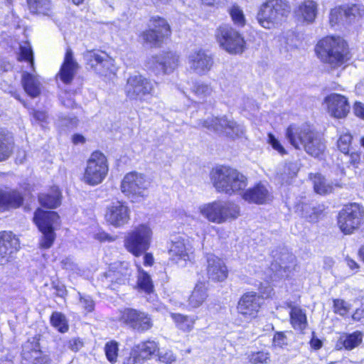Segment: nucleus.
Returning <instances> with one entry per match:
<instances>
[{
  "label": "nucleus",
  "mask_w": 364,
  "mask_h": 364,
  "mask_svg": "<svg viewBox=\"0 0 364 364\" xmlns=\"http://www.w3.org/2000/svg\"><path fill=\"white\" fill-rule=\"evenodd\" d=\"M273 291V289L270 286H266V287H261L260 288V293L262 294V298L264 299V298H268L271 296L272 293Z\"/></svg>",
  "instance_id": "obj_64"
},
{
  "label": "nucleus",
  "mask_w": 364,
  "mask_h": 364,
  "mask_svg": "<svg viewBox=\"0 0 364 364\" xmlns=\"http://www.w3.org/2000/svg\"><path fill=\"white\" fill-rule=\"evenodd\" d=\"M80 304L87 312H92L95 308V302L89 295L82 294L78 292Z\"/></svg>",
  "instance_id": "obj_55"
},
{
  "label": "nucleus",
  "mask_w": 364,
  "mask_h": 364,
  "mask_svg": "<svg viewBox=\"0 0 364 364\" xmlns=\"http://www.w3.org/2000/svg\"><path fill=\"white\" fill-rule=\"evenodd\" d=\"M290 319L293 327L297 330H304L306 327V316L299 307L294 306L290 311Z\"/></svg>",
  "instance_id": "obj_41"
},
{
  "label": "nucleus",
  "mask_w": 364,
  "mask_h": 364,
  "mask_svg": "<svg viewBox=\"0 0 364 364\" xmlns=\"http://www.w3.org/2000/svg\"><path fill=\"white\" fill-rule=\"evenodd\" d=\"M21 82L25 92L31 97L40 95L41 82L38 76L24 72L22 74Z\"/></svg>",
  "instance_id": "obj_30"
},
{
  "label": "nucleus",
  "mask_w": 364,
  "mask_h": 364,
  "mask_svg": "<svg viewBox=\"0 0 364 364\" xmlns=\"http://www.w3.org/2000/svg\"><path fill=\"white\" fill-rule=\"evenodd\" d=\"M328 112L331 116L342 119L347 116L350 110L348 99L340 94L332 93L325 98Z\"/></svg>",
  "instance_id": "obj_24"
},
{
  "label": "nucleus",
  "mask_w": 364,
  "mask_h": 364,
  "mask_svg": "<svg viewBox=\"0 0 364 364\" xmlns=\"http://www.w3.org/2000/svg\"><path fill=\"white\" fill-rule=\"evenodd\" d=\"M19 54L18 55V61H27L29 63L33 70H34V60H33V52L31 46L28 42H23L20 44Z\"/></svg>",
  "instance_id": "obj_45"
},
{
  "label": "nucleus",
  "mask_w": 364,
  "mask_h": 364,
  "mask_svg": "<svg viewBox=\"0 0 364 364\" xmlns=\"http://www.w3.org/2000/svg\"><path fill=\"white\" fill-rule=\"evenodd\" d=\"M108 170L106 156L100 151H94L87 161L82 180L90 186H97L105 180Z\"/></svg>",
  "instance_id": "obj_10"
},
{
  "label": "nucleus",
  "mask_w": 364,
  "mask_h": 364,
  "mask_svg": "<svg viewBox=\"0 0 364 364\" xmlns=\"http://www.w3.org/2000/svg\"><path fill=\"white\" fill-rule=\"evenodd\" d=\"M351 141L352 136L349 132L341 134L337 141L338 149L344 154H348Z\"/></svg>",
  "instance_id": "obj_49"
},
{
  "label": "nucleus",
  "mask_w": 364,
  "mask_h": 364,
  "mask_svg": "<svg viewBox=\"0 0 364 364\" xmlns=\"http://www.w3.org/2000/svg\"><path fill=\"white\" fill-rule=\"evenodd\" d=\"M272 257L274 258V262L271 264V269L274 270V269H277L278 266L280 269H284V270L289 269L294 265L295 262L294 255L289 252L287 250L282 249V250L278 254V252H272Z\"/></svg>",
  "instance_id": "obj_32"
},
{
  "label": "nucleus",
  "mask_w": 364,
  "mask_h": 364,
  "mask_svg": "<svg viewBox=\"0 0 364 364\" xmlns=\"http://www.w3.org/2000/svg\"><path fill=\"white\" fill-rule=\"evenodd\" d=\"M118 351V343L114 341L107 342L105 346L106 358L111 363H115L117 362Z\"/></svg>",
  "instance_id": "obj_48"
},
{
  "label": "nucleus",
  "mask_w": 364,
  "mask_h": 364,
  "mask_svg": "<svg viewBox=\"0 0 364 364\" xmlns=\"http://www.w3.org/2000/svg\"><path fill=\"white\" fill-rule=\"evenodd\" d=\"M149 27L143 33L142 37L145 42L153 46L158 45L164 38L171 34L169 25L164 18L161 17H152L150 20Z\"/></svg>",
  "instance_id": "obj_19"
},
{
  "label": "nucleus",
  "mask_w": 364,
  "mask_h": 364,
  "mask_svg": "<svg viewBox=\"0 0 364 364\" xmlns=\"http://www.w3.org/2000/svg\"><path fill=\"white\" fill-rule=\"evenodd\" d=\"M200 213L209 221L220 224L237 218L240 215V207L232 202L217 200L201 205Z\"/></svg>",
  "instance_id": "obj_6"
},
{
  "label": "nucleus",
  "mask_w": 364,
  "mask_h": 364,
  "mask_svg": "<svg viewBox=\"0 0 364 364\" xmlns=\"http://www.w3.org/2000/svg\"><path fill=\"white\" fill-rule=\"evenodd\" d=\"M124 90L129 100L148 102L154 95V83L141 75H134L127 79Z\"/></svg>",
  "instance_id": "obj_11"
},
{
  "label": "nucleus",
  "mask_w": 364,
  "mask_h": 364,
  "mask_svg": "<svg viewBox=\"0 0 364 364\" xmlns=\"http://www.w3.org/2000/svg\"><path fill=\"white\" fill-rule=\"evenodd\" d=\"M27 4L32 14L49 16L52 12L50 0H27Z\"/></svg>",
  "instance_id": "obj_40"
},
{
  "label": "nucleus",
  "mask_w": 364,
  "mask_h": 364,
  "mask_svg": "<svg viewBox=\"0 0 364 364\" xmlns=\"http://www.w3.org/2000/svg\"><path fill=\"white\" fill-rule=\"evenodd\" d=\"M286 138L296 149H304L313 157L318 158L324 152L323 140L309 124H291L286 129Z\"/></svg>",
  "instance_id": "obj_1"
},
{
  "label": "nucleus",
  "mask_w": 364,
  "mask_h": 364,
  "mask_svg": "<svg viewBox=\"0 0 364 364\" xmlns=\"http://www.w3.org/2000/svg\"><path fill=\"white\" fill-rule=\"evenodd\" d=\"M171 317L177 327L181 330L190 331L193 329L196 321L194 317L184 316L180 314H172Z\"/></svg>",
  "instance_id": "obj_44"
},
{
  "label": "nucleus",
  "mask_w": 364,
  "mask_h": 364,
  "mask_svg": "<svg viewBox=\"0 0 364 364\" xmlns=\"http://www.w3.org/2000/svg\"><path fill=\"white\" fill-rule=\"evenodd\" d=\"M290 11L285 0H267L262 4L257 19L261 26L271 29L283 20Z\"/></svg>",
  "instance_id": "obj_4"
},
{
  "label": "nucleus",
  "mask_w": 364,
  "mask_h": 364,
  "mask_svg": "<svg viewBox=\"0 0 364 364\" xmlns=\"http://www.w3.org/2000/svg\"><path fill=\"white\" fill-rule=\"evenodd\" d=\"M353 111L355 114L359 118L364 120V104L360 102H356L353 106Z\"/></svg>",
  "instance_id": "obj_61"
},
{
  "label": "nucleus",
  "mask_w": 364,
  "mask_h": 364,
  "mask_svg": "<svg viewBox=\"0 0 364 364\" xmlns=\"http://www.w3.org/2000/svg\"><path fill=\"white\" fill-rule=\"evenodd\" d=\"M22 359L25 364H50L48 355L40 350L37 342L27 341L22 346Z\"/></svg>",
  "instance_id": "obj_23"
},
{
  "label": "nucleus",
  "mask_w": 364,
  "mask_h": 364,
  "mask_svg": "<svg viewBox=\"0 0 364 364\" xmlns=\"http://www.w3.org/2000/svg\"><path fill=\"white\" fill-rule=\"evenodd\" d=\"M294 209L296 213L311 223L316 222L320 215L319 210L311 204L300 200L295 204Z\"/></svg>",
  "instance_id": "obj_38"
},
{
  "label": "nucleus",
  "mask_w": 364,
  "mask_h": 364,
  "mask_svg": "<svg viewBox=\"0 0 364 364\" xmlns=\"http://www.w3.org/2000/svg\"><path fill=\"white\" fill-rule=\"evenodd\" d=\"M208 297L207 287L204 282L196 284L192 294L188 299V306L192 309L199 307Z\"/></svg>",
  "instance_id": "obj_36"
},
{
  "label": "nucleus",
  "mask_w": 364,
  "mask_h": 364,
  "mask_svg": "<svg viewBox=\"0 0 364 364\" xmlns=\"http://www.w3.org/2000/svg\"><path fill=\"white\" fill-rule=\"evenodd\" d=\"M102 53L89 51L85 55L87 64L97 73L101 72L100 65L103 60Z\"/></svg>",
  "instance_id": "obj_46"
},
{
  "label": "nucleus",
  "mask_w": 364,
  "mask_h": 364,
  "mask_svg": "<svg viewBox=\"0 0 364 364\" xmlns=\"http://www.w3.org/2000/svg\"><path fill=\"white\" fill-rule=\"evenodd\" d=\"M50 322L52 326L60 333H65L69 329L68 321L61 312H53L50 318Z\"/></svg>",
  "instance_id": "obj_43"
},
{
  "label": "nucleus",
  "mask_w": 364,
  "mask_h": 364,
  "mask_svg": "<svg viewBox=\"0 0 364 364\" xmlns=\"http://www.w3.org/2000/svg\"><path fill=\"white\" fill-rule=\"evenodd\" d=\"M119 321L138 333H144L153 326V320L148 313L127 308L120 312Z\"/></svg>",
  "instance_id": "obj_15"
},
{
  "label": "nucleus",
  "mask_w": 364,
  "mask_h": 364,
  "mask_svg": "<svg viewBox=\"0 0 364 364\" xmlns=\"http://www.w3.org/2000/svg\"><path fill=\"white\" fill-rule=\"evenodd\" d=\"M345 21L350 23L364 15V7L360 4L344 5Z\"/></svg>",
  "instance_id": "obj_42"
},
{
  "label": "nucleus",
  "mask_w": 364,
  "mask_h": 364,
  "mask_svg": "<svg viewBox=\"0 0 364 364\" xmlns=\"http://www.w3.org/2000/svg\"><path fill=\"white\" fill-rule=\"evenodd\" d=\"M178 55L173 52L163 53L152 56L147 62V67L156 75L173 72L178 66Z\"/></svg>",
  "instance_id": "obj_20"
},
{
  "label": "nucleus",
  "mask_w": 364,
  "mask_h": 364,
  "mask_svg": "<svg viewBox=\"0 0 364 364\" xmlns=\"http://www.w3.org/2000/svg\"><path fill=\"white\" fill-rule=\"evenodd\" d=\"M193 92L200 98H204L210 95L212 88L204 83L196 82L192 87Z\"/></svg>",
  "instance_id": "obj_54"
},
{
  "label": "nucleus",
  "mask_w": 364,
  "mask_h": 364,
  "mask_svg": "<svg viewBox=\"0 0 364 364\" xmlns=\"http://www.w3.org/2000/svg\"><path fill=\"white\" fill-rule=\"evenodd\" d=\"M348 158V162L350 166L357 168L360 162V154L358 152L353 151L347 156Z\"/></svg>",
  "instance_id": "obj_59"
},
{
  "label": "nucleus",
  "mask_w": 364,
  "mask_h": 364,
  "mask_svg": "<svg viewBox=\"0 0 364 364\" xmlns=\"http://www.w3.org/2000/svg\"><path fill=\"white\" fill-rule=\"evenodd\" d=\"M136 288L139 291L147 294H150L154 291V284L151 276L140 267H138Z\"/></svg>",
  "instance_id": "obj_39"
},
{
  "label": "nucleus",
  "mask_w": 364,
  "mask_h": 364,
  "mask_svg": "<svg viewBox=\"0 0 364 364\" xmlns=\"http://www.w3.org/2000/svg\"><path fill=\"white\" fill-rule=\"evenodd\" d=\"M33 117L38 122H44L46 121L47 114L43 111H34L33 114Z\"/></svg>",
  "instance_id": "obj_63"
},
{
  "label": "nucleus",
  "mask_w": 364,
  "mask_h": 364,
  "mask_svg": "<svg viewBox=\"0 0 364 364\" xmlns=\"http://www.w3.org/2000/svg\"><path fill=\"white\" fill-rule=\"evenodd\" d=\"M38 200L43 207L50 209L56 208L61 202V192L58 187L54 186L51 188L50 193L40 194Z\"/></svg>",
  "instance_id": "obj_35"
},
{
  "label": "nucleus",
  "mask_w": 364,
  "mask_h": 364,
  "mask_svg": "<svg viewBox=\"0 0 364 364\" xmlns=\"http://www.w3.org/2000/svg\"><path fill=\"white\" fill-rule=\"evenodd\" d=\"M134 270L127 262H116L102 276L101 281L105 288L116 290L122 285L129 284Z\"/></svg>",
  "instance_id": "obj_9"
},
{
  "label": "nucleus",
  "mask_w": 364,
  "mask_h": 364,
  "mask_svg": "<svg viewBox=\"0 0 364 364\" xmlns=\"http://www.w3.org/2000/svg\"><path fill=\"white\" fill-rule=\"evenodd\" d=\"M268 143L281 155L287 154V151L280 141L272 134H268Z\"/></svg>",
  "instance_id": "obj_57"
},
{
  "label": "nucleus",
  "mask_w": 364,
  "mask_h": 364,
  "mask_svg": "<svg viewBox=\"0 0 364 364\" xmlns=\"http://www.w3.org/2000/svg\"><path fill=\"white\" fill-rule=\"evenodd\" d=\"M314 191L321 195L330 193L334 191L335 188H343V183L338 181L333 183L327 181L321 174H316L313 178Z\"/></svg>",
  "instance_id": "obj_33"
},
{
  "label": "nucleus",
  "mask_w": 364,
  "mask_h": 364,
  "mask_svg": "<svg viewBox=\"0 0 364 364\" xmlns=\"http://www.w3.org/2000/svg\"><path fill=\"white\" fill-rule=\"evenodd\" d=\"M296 14L299 18H302L307 23H312L317 14V4L314 1H305L301 3L297 10Z\"/></svg>",
  "instance_id": "obj_34"
},
{
  "label": "nucleus",
  "mask_w": 364,
  "mask_h": 364,
  "mask_svg": "<svg viewBox=\"0 0 364 364\" xmlns=\"http://www.w3.org/2000/svg\"><path fill=\"white\" fill-rule=\"evenodd\" d=\"M78 65L73 58V54L70 49H68L63 63L57 75L60 80L65 84H70L76 73Z\"/></svg>",
  "instance_id": "obj_28"
},
{
  "label": "nucleus",
  "mask_w": 364,
  "mask_h": 364,
  "mask_svg": "<svg viewBox=\"0 0 364 364\" xmlns=\"http://www.w3.org/2000/svg\"><path fill=\"white\" fill-rule=\"evenodd\" d=\"M242 197L245 201L256 204H264L270 200V194L267 186L262 183H257L245 191Z\"/></svg>",
  "instance_id": "obj_29"
},
{
  "label": "nucleus",
  "mask_w": 364,
  "mask_h": 364,
  "mask_svg": "<svg viewBox=\"0 0 364 364\" xmlns=\"http://www.w3.org/2000/svg\"><path fill=\"white\" fill-rule=\"evenodd\" d=\"M14 141L11 133L0 129V161L7 160L13 154Z\"/></svg>",
  "instance_id": "obj_31"
},
{
  "label": "nucleus",
  "mask_w": 364,
  "mask_h": 364,
  "mask_svg": "<svg viewBox=\"0 0 364 364\" xmlns=\"http://www.w3.org/2000/svg\"><path fill=\"white\" fill-rule=\"evenodd\" d=\"M273 343L275 346L283 347L287 344V338L284 333L277 332L273 338Z\"/></svg>",
  "instance_id": "obj_58"
},
{
  "label": "nucleus",
  "mask_w": 364,
  "mask_h": 364,
  "mask_svg": "<svg viewBox=\"0 0 364 364\" xmlns=\"http://www.w3.org/2000/svg\"><path fill=\"white\" fill-rule=\"evenodd\" d=\"M59 215L55 211H43L38 208L33 216V221L41 232L42 236L40 240L41 248H50L55 239L54 225L58 224Z\"/></svg>",
  "instance_id": "obj_7"
},
{
  "label": "nucleus",
  "mask_w": 364,
  "mask_h": 364,
  "mask_svg": "<svg viewBox=\"0 0 364 364\" xmlns=\"http://www.w3.org/2000/svg\"><path fill=\"white\" fill-rule=\"evenodd\" d=\"M216 38L220 47L230 54H240L245 50L244 38L228 25H223L218 28Z\"/></svg>",
  "instance_id": "obj_13"
},
{
  "label": "nucleus",
  "mask_w": 364,
  "mask_h": 364,
  "mask_svg": "<svg viewBox=\"0 0 364 364\" xmlns=\"http://www.w3.org/2000/svg\"><path fill=\"white\" fill-rule=\"evenodd\" d=\"M262 304L263 299L256 292L249 291L244 294L237 306L240 321L236 319L235 323L240 326L243 322L248 323L256 318Z\"/></svg>",
  "instance_id": "obj_12"
},
{
  "label": "nucleus",
  "mask_w": 364,
  "mask_h": 364,
  "mask_svg": "<svg viewBox=\"0 0 364 364\" xmlns=\"http://www.w3.org/2000/svg\"><path fill=\"white\" fill-rule=\"evenodd\" d=\"M210 179L215 190L228 196L240 193L247 186V177L238 170L227 166L214 168Z\"/></svg>",
  "instance_id": "obj_3"
},
{
  "label": "nucleus",
  "mask_w": 364,
  "mask_h": 364,
  "mask_svg": "<svg viewBox=\"0 0 364 364\" xmlns=\"http://www.w3.org/2000/svg\"><path fill=\"white\" fill-rule=\"evenodd\" d=\"M315 51L323 63L334 69L343 66L350 59L348 44L340 37L322 38L316 44Z\"/></svg>",
  "instance_id": "obj_2"
},
{
  "label": "nucleus",
  "mask_w": 364,
  "mask_h": 364,
  "mask_svg": "<svg viewBox=\"0 0 364 364\" xmlns=\"http://www.w3.org/2000/svg\"><path fill=\"white\" fill-rule=\"evenodd\" d=\"M363 213L362 207L357 203L345 205L338 216V225L341 232L346 235L353 233L359 228Z\"/></svg>",
  "instance_id": "obj_14"
},
{
  "label": "nucleus",
  "mask_w": 364,
  "mask_h": 364,
  "mask_svg": "<svg viewBox=\"0 0 364 364\" xmlns=\"http://www.w3.org/2000/svg\"><path fill=\"white\" fill-rule=\"evenodd\" d=\"M152 230L146 224H141L127 232L124 238V247L134 256H139L150 247Z\"/></svg>",
  "instance_id": "obj_8"
},
{
  "label": "nucleus",
  "mask_w": 364,
  "mask_h": 364,
  "mask_svg": "<svg viewBox=\"0 0 364 364\" xmlns=\"http://www.w3.org/2000/svg\"><path fill=\"white\" fill-rule=\"evenodd\" d=\"M94 238L100 241V242H105V241H113L114 239L108 235L107 232L104 231H100L94 235Z\"/></svg>",
  "instance_id": "obj_62"
},
{
  "label": "nucleus",
  "mask_w": 364,
  "mask_h": 364,
  "mask_svg": "<svg viewBox=\"0 0 364 364\" xmlns=\"http://www.w3.org/2000/svg\"><path fill=\"white\" fill-rule=\"evenodd\" d=\"M229 14L235 25L243 27L245 25V18L243 11L237 5H232L229 9Z\"/></svg>",
  "instance_id": "obj_47"
},
{
  "label": "nucleus",
  "mask_w": 364,
  "mask_h": 364,
  "mask_svg": "<svg viewBox=\"0 0 364 364\" xmlns=\"http://www.w3.org/2000/svg\"><path fill=\"white\" fill-rule=\"evenodd\" d=\"M159 360L166 364H171L176 361V357L170 350H161L156 352Z\"/></svg>",
  "instance_id": "obj_56"
},
{
  "label": "nucleus",
  "mask_w": 364,
  "mask_h": 364,
  "mask_svg": "<svg viewBox=\"0 0 364 364\" xmlns=\"http://www.w3.org/2000/svg\"><path fill=\"white\" fill-rule=\"evenodd\" d=\"M250 363L253 364L267 363L270 360V355L266 351H257L252 353L249 355Z\"/></svg>",
  "instance_id": "obj_53"
},
{
  "label": "nucleus",
  "mask_w": 364,
  "mask_h": 364,
  "mask_svg": "<svg viewBox=\"0 0 364 364\" xmlns=\"http://www.w3.org/2000/svg\"><path fill=\"white\" fill-rule=\"evenodd\" d=\"M188 65L191 70L200 75L208 73L213 65L212 56L203 49H196L188 55Z\"/></svg>",
  "instance_id": "obj_21"
},
{
  "label": "nucleus",
  "mask_w": 364,
  "mask_h": 364,
  "mask_svg": "<svg viewBox=\"0 0 364 364\" xmlns=\"http://www.w3.org/2000/svg\"><path fill=\"white\" fill-rule=\"evenodd\" d=\"M169 260L178 267H184L193 255V247L186 235H176L171 240L168 250Z\"/></svg>",
  "instance_id": "obj_16"
},
{
  "label": "nucleus",
  "mask_w": 364,
  "mask_h": 364,
  "mask_svg": "<svg viewBox=\"0 0 364 364\" xmlns=\"http://www.w3.org/2000/svg\"><path fill=\"white\" fill-rule=\"evenodd\" d=\"M103 60L100 65L101 72L100 74L106 75L107 72L114 73L116 70L114 60L109 56L106 53H102Z\"/></svg>",
  "instance_id": "obj_52"
},
{
  "label": "nucleus",
  "mask_w": 364,
  "mask_h": 364,
  "mask_svg": "<svg viewBox=\"0 0 364 364\" xmlns=\"http://www.w3.org/2000/svg\"><path fill=\"white\" fill-rule=\"evenodd\" d=\"M363 337V333L359 331L351 333H343L338 341L337 346L341 345L346 350H353L362 343Z\"/></svg>",
  "instance_id": "obj_37"
},
{
  "label": "nucleus",
  "mask_w": 364,
  "mask_h": 364,
  "mask_svg": "<svg viewBox=\"0 0 364 364\" xmlns=\"http://www.w3.org/2000/svg\"><path fill=\"white\" fill-rule=\"evenodd\" d=\"M150 184V181L145 175L136 171H132L124 176L120 189L132 202H137L148 196Z\"/></svg>",
  "instance_id": "obj_5"
},
{
  "label": "nucleus",
  "mask_w": 364,
  "mask_h": 364,
  "mask_svg": "<svg viewBox=\"0 0 364 364\" xmlns=\"http://www.w3.org/2000/svg\"><path fill=\"white\" fill-rule=\"evenodd\" d=\"M82 347V342L79 339L74 338L68 342V348L73 351L77 352Z\"/></svg>",
  "instance_id": "obj_60"
},
{
  "label": "nucleus",
  "mask_w": 364,
  "mask_h": 364,
  "mask_svg": "<svg viewBox=\"0 0 364 364\" xmlns=\"http://www.w3.org/2000/svg\"><path fill=\"white\" fill-rule=\"evenodd\" d=\"M329 22L332 26L346 22L343 6H338L331 10Z\"/></svg>",
  "instance_id": "obj_50"
},
{
  "label": "nucleus",
  "mask_w": 364,
  "mask_h": 364,
  "mask_svg": "<svg viewBox=\"0 0 364 364\" xmlns=\"http://www.w3.org/2000/svg\"><path fill=\"white\" fill-rule=\"evenodd\" d=\"M105 217L107 222L111 225L115 227H121L128 223L129 210L124 203L117 201L107 208Z\"/></svg>",
  "instance_id": "obj_25"
},
{
  "label": "nucleus",
  "mask_w": 364,
  "mask_h": 364,
  "mask_svg": "<svg viewBox=\"0 0 364 364\" xmlns=\"http://www.w3.org/2000/svg\"><path fill=\"white\" fill-rule=\"evenodd\" d=\"M20 249L18 238L12 232H0V264L7 263Z\"/></svg>",
  "instance_id": "obj_22"
},
{
  "label": "nucleus",
  "mask_w": 364,
  "mask_h": 364,
  "mask_svg": "<svg viewBox=\"0 0 364 364\" xmlns=\"http://www.w3.org/2000/svg\"><path fill=\"white\" fill-rule=\"evenodd\" d=\"M228 274V268L220 258L210 255L207 257V275L213 282H223Z\"/></svg>",
  "instance_id": "obj_26"
},
{
  "label": "nucleus",
  "mask_w": 364,
  "mask_h": 364,
  "mask_svg": "<svg viewBox=\"0 0 364 364\" xmlns=\"http://www.w3.org/2000/svg\"><path fill=\"white\" fill-rule=\"evenodd\" d=\"M159 348V345L155 341H141L132 347L129 356L124 358L123 364L143 363L150 360Z\"/></svg>",
  "instance_id": "obj_18"
},
{
  "label": "nucleus",
  "mask_w": 364,
  "mask_h": 364,
  "mask_svg": "<svg viewBox=\"0 0 364 364\" xmlns=\"http://www.w3.org/2000/svg\"><path fill=\"white\" fill-rule=\"evenodd\" d=\"M24 198L21 192L17 190H0V211L16 209L23 203Z\"/></svg>",
  "instance_id": "obj_27"
},
{
  "label": "nucleus",
  "mask_w": 364,
  "mask_h": 364,
  "mask_svg": "<svg viewBox=\"0 0 364 364\" xmlns=\"http://www.w3.org/2000/svg\"><path fill=\"white\" fill-rule=\"evenodd\" d=\"M203 127L232 138L240 136L244 132L242 126L237 124L235 122L228 119L225 116L208 118L203 122Z\"/></svg>",
  "instance_id": "obj_17"
},
{
  "label": "nucleus",
  "mask_w": 364,
  "mask_h": 364,
  "mask_svg": "<svg viewBox=\"0 0 364 364\" xmlns=\"http://www.w3.org/2000/svg\"><path fill=\"white\" fill-rule=\"evenodd\" d=\"M333 311L335 314L340 315L341 316H345L348 314L350 304L343 299H335L333 301Z\"/></svg>",
  "instance_id": "obj_51"
}]
</instances>
